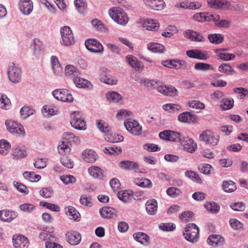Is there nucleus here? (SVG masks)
<instances>
[{
    "label": "nucleus",
    "mask_w": 248,
    "mask_h": 248,
    "mask_svg": "<svg viewBox=\"0 0 248 248\" xmlns=\"http://www.w3.org/2000/svg\"><path fill=\"white\" fill-rule=\"evenodd\" d=\"M108 14L111 18L120 25L124 26L129 21L127 14L121 8L112 7L109 10Z\"/></svg>",
    "instance_id": "f257e3e1"
},
{
    "label": "nucleus",
    "mask_w": 248,
    "mask_h": 248,
    "mask_svg": "<svg viewBox=\"0 0 248 248\" xmlns=\"http://www.w3.org/2000/svg\"><path fill=\"white\" fill-rule=\"evenodd\" d=\"M220 137L210 130L203 131L199 136V140L206 144L216 146L218 144Z\"/></svg>",
    "instance_id": "f03ea898"
},
{
    "label": "nucleus",
    "mask_w": 248,
    "mask_h": 248,
    "mask_svg": "<svg viewBox=\"0 0 248 248\" xmlns=\"http://www.w3.org/2000/svg\"><path fill=\"white\" fill-rule=\"evenodd\" d=\"M183 235L187 241L195 243L199 238V229L195 224L189 223L185 227Z\"/></svg>",
    "instance_id": "7ed1b4c3"
},
{
    "label": "nucleus",
    "mask_w": 248,
    "mask_h": 248,
    "mask_svg": "<svg viewBox=\"0 0 248 248\" xmlns=\"http://www.w3.org/2000/svg\"><path fill=\"white\" fill-rule=\"evenodd\" d=\"M70 117V124L72 127L78 130L86 129V122L82 117L80 112H73L71 114Z\"/></svg>",
    "instance_id": "20e7f679"
},
{
    "label": "nucleus",
    "mask_w": 248,
    "mask_h": 248,
    "mask_svg": "<svg viewBox=\"0 0 248 248\" xmlns=\"http://www.w3.org/2000/svg\"><path fill=\"white\" fill-rule=\"evenodd\" d=\"M52 95L58 100L65 102H71L74 98L71 93L65 89H56L52 92Z\"/></svg>",
    "instance_id": "39448f33"
},
{
    "label": "nucleus",
    "mask_w": 248,
    "mask_h": 248,
    "mask_svg": "<svg viewBox=\"0 0 248 248\" xmlns=\"http://www.w3.org/2000/svg\"><path fill=\"white\" fill-rule=\"evenodd\" d=\"M124 126L127 130L131 134L138 136L141 134L142 126L136 120L127 119L124 123Z\"/></svg>",
    "instance_id": "423d86ee"
},
{
    "label": "nucleus",
    "mask_w": 248,
    "mask_h": 248,
    "mask_svg": "<svg viewBox=\"0 0 248 248\" xmlns=\"http://www.w3.org/2000/svg\"><path fill=\"white\" fill-rule=\"evenodd\" d=\"M5 124L7 130L11 133L18 136H24L25 135L23 126L18 123L11 120H7L5 122Z\"/></svg>",
    "instance_id": "0eeeda50"
},
{
    "label": "nucleus",
    "mask_w": 248,
    "mask_h": 248,
    "mask_svg": "<svg viewBox=\"0 0 248 248\" xmlns=\"http://www.w3.org/2000/svg\"><path fill=\"white\" fill-rule=\"evenodd\" d=\"M61 34L62 39V43L66 46L74 44L75 38L72 30L68 26H65L61 29Z\"/></svg>",
    "instance_id": "6e6552de"
},
{
    "label": "nucleus",
    "mask_w": 248,
    "mask_h": 248,
    "mask_svg": "<svg viewBox=\"0 0 248 248\" xmlns=\"http://www.w3.org/2000/svg\"><path fill=\"white\" fill-rule=\"evenodd\" d=\"M85 45L88 50L94 53H100L103 51L102 44L95 39H89L85 41Z\"/></svg>",
    "instance_id": "1a4fd4ad"
},
{
    "label": "nucleus",
    "mask_w": 248,
    "mask_h": 248,
    "mask_svg": "<svg viewBox=\"0 0 248 248\" xmlns=\"http://www.w3.org/2000/svg\"><path fill=\"white\" fill-rule=\"evenodd\" d=\"M160 139L167 141L176 142L180 141V134L171 130H165L159 134Z\"/></svg>",
    "instance_id": "9d476101"
},
{
    "label": "nucleus",
    "mask_w": 248,
    "mask_h": 248,
    "mask_svg": "<svg viewBox=\"0 0 248 248\" xmlns=\"http://www.w3.org/2000/svg\"><path fill=\"white\" fill-rule=\"evenodd\" d=\"M180 142L182 149L188 153H193L197 148V143L193 140L188 137L180 139Z\"/></svg>",
    "instance_id": "9b49d317"
},
{
    "label": "nucleus",
    "mask_w": 248,
    "mask_h": 248,
    "mask_svg": "<svg viewBox=\"0 0 248 248\" xmlns=\"http://www.w3.org/2000/svg\"><path fill=\"white\" fill-rule=\"evenodd\" d=\"M9 79L14 83L19 82L21 79V71L15 64L10 66L8 70Z\"/></svg>",
    "instance_id": "f8f14e48"
},
{
    "label": "nucleus",
    "mask_w": 248,
    "mask_h": 248,
    "mask_svg": "<svg viewBox=\"0 0 248 248\" xmlns=\"http://www.w3.org/2000/svg\"><path fill=\"white\" fill-rule=\"evenodd\" d=\"M12 239L15 248H28L29 246L28 238L24 235H14Z\"/></svg>",
    "instance_id": "ddd939ff"
},
{
    "label": "nucleus",
    "mask_w": 248,
    "mask_h": 248,
    "mask_svg": "<svg viewBox=\"0 0 248 248\" xmlns=\"http://www.w3.org/2000/svg\"><path fill=\"white\" fill-rule=\"evenodd\" d=\"M162 64L165 67L175 69H185L186 66L185 61L180 60H166L162 62Z\"/></svg>",
    "instance_id": "4468645a"
},
{
    "label": "nucleus",
    "mask_w": 248,
    "mask_h": 248,
    "mask_svg": "<svg viewBox=\"0 0 248 248\" xmlns=\"http://www.w3.org/2000/svg\"><path fill=\"white\" fill-rule=\"evenodd\" d=\"M20 11L25 15H29L33 10V2L31 0H20L18 3Z\"/></svg>",
    "instance_id": "2eb2a0df"
},
{
    "label": "nucleus",
    "mask_w": 248,
    "mask_h": 248,
    "mask_svg": "<svg viewBox=\"0 0 248 248\" xmlns=\"http://www.w3.org/2000/svg\"><path fill=\"white\" fill-rule=\"evenodd\" d=\"M184 36L193 41L203 42L205 40V38L201 33L198 32L192 31L191 30H187L184 32Z\"/></svg>",
    "instance_id": "dca6fc26"
},
{
    "label": "nucleus",
    "mask_w": 248,
    "mask_h": 248,
    "mask_svg": "<svg viewBox=\"0 0 248 248\" xmlns=\"http://www.w3.org/2000/svg\"><path fill=\"white\" fill-rule=\"evenodd\" d=\"M144 1L147 7L157 11L163 10L166 5L163 0H144Z\"/></svg>",
    "instance_id": "f3484780"
},
{
    "label": "nucleus",
    "mask_w": 248,
    "mask_h": 248,
    "mask_svg": "<svg viewBox=\"0 0 248 248\" xmlns=\"http://www.w3.org/2000/svg\"><path fill=\"white\" fill-rule=\"evenodd\" d=\"M208 5L215 9H228L230 3L225 0H207Z\"/></svg>",
    "instance_id": "a211bd4d"
},
{
    "label": "nucleus",
    "mask_w": 248,
    "mask_h": 248,
    "mask_svg": "<svg viewBox=\"0 0 248 248\" xmlns=\"http://www.w3.org/2000/svg\"><path fill=\"white\" fill-rule=\"evenodd\" d=\"M66 236L67 242L72 245H77L81 240V236L77 232H68Z\"/></svg>",
    "instance_id": "6ab92c4d"
},
{
    "label": "nucleus",
    "mask_w": 248,
    "mask_h": 248,
    "mask_svg": "<svg viewBox=\"0 0 248 248\" xmlns=\"http://www.w3.org/2000/svg\"><path fill=\"white\" fill-rule=\"evenodd\" d=\"M157 91L164 95L170 96H174L177 95V90L174 87H167L164 85H159L157 87Z\"/></svg>",
    "instance_id": "aec40b11"
},
{
    "label": "nucleus",
    "mask_w": 248,
    "mask_h": 248,
    "mask_svg": "<svg viewBox=\"0 0 248 248\" xmlns=\"http://www.w3.org/2000/svg\"><path fill=\"white\" fill-rule=\"evenodd\" d=\"M89 174L95 179L102 180L104 177L103 170L100 167L92 166L88 169Z\"/></svg>",
    "instance_id": "412c9836"
},
{
    "label": "nucleus",
    "mask_w": 248,
    "mask_h": 248,
    "mask_svg": "<svg viewBox=\"0 0 248 248\" xmlns=\"http://www.w3.org/2000/svg\"><path fill=\"white\" fill-rule=\"evenodd\" d=\"M134 239L139 243L148 245L150 243V238L148 235L143 232H137L133 234Z\"/></svg>",
    "instance_id": "4be33fe9"
},
{
    "label": "nucleus",
    "mask_w": 248,
    "mask_h": 248,
    "mask_svg": "<svg viewBox=\"0 0 248 248\" xmlns=\"http://www.w3.org/2000/svg\"><path fill=\"white\" fill-rule=\"evenodd\" d=\"M207 242L210 245L220 246L224 244V239L220 235L213 234L208 237Z\"/></svg>",
    "instance_id": "5701e85b"
},
{
    "label": "nucleus",
    "mask_w": 248,
    "mask_h": 248,
    "mask_svg": "<svg viewBox=\"0 0 248 248\" xmlns=\"http://www.w3.org/2000/svg\"><path fill=\"white\" fill-rule=\"evenodd\" d=\"M17 217V213L13 211L3 210L0 211V219L6 222H11Z\"/></svg>",
    "instance_id": "b1692460"
},
{
    "label": "nucleus",
    "mask_w": 248,
    "mask_h": 248,
    "mask_svg": "<svg viewBox=\"0 0 248 248\" xmlns=\"http://www.w3.org/2000/svg\"><path fill=\"white\" fill-rule=\"evenodd\" d=\"M175 6L176 7L193 10L199 9L202 6V4L200 2L198 1L191 2L186 1L180 3H177Z\"/></svg>",
    "instance_id": "393cba45"
},
{
    "label": "nucleus",
    "mask_w": 248,
    "mask_h": 248,
    "mask_svg": "<svg viewBox=\"0 0 248 248\" xmlns=\"http://www.w3.org/2000/svg\"><path fill=\"white\" fill-rule=\"evenodd\" d=\"M120 167L125 170H134L136 172L139 170L138 164L130 161H122L119 163Z\"/></svg>",
    "instance_id": "a878e982"
},
{
    "label": "nucleus",
    "mask_w": 248,
    "mask_h": 248,
    "mask_svg": "<svg viewBox=\"0 0 248 248\" xmlns=\"http://www.w3.org/2000/svg\"><path fill=\"white\" fill-rule=\"evenodd\" d=\"M99 213L101 216L104 218H111L116 216L115 209L110 207L102 208L100 209Z\"/></svg>",
    "instance_id": "bb28decb"
},
{
    "label": "nucleus",
    "mask_w": 248,
    "mask_h": 248,
    "mask_svg": "<svg viewBox=\"0 0 248 248\" xmlns=\"http://www.w3.org/2000/svg\"><path fill=\"white\" fill-rule=\"evenodd\" d=\"M143 26L149 31H157L159 27V23L156 20L147 19L143 23Z\"/></svg>",
    "instance_id": "cd10ccee"
},
{
    "label": "nucleus",
    "mask_w": 248,
    "mask_h": 248,
    "mask_svg": "<svg viewBox=\"0 0 248 248\" xmlns=\"http://www.w3.org/2000/svg\"><path fill=\"white\" fill-rule=\"evenodd\" d=\"M215 52L218 57L224 61L232 60L235 57L234 54L227 53L225 52V49H217L215 50Z\"/></svg>",
    "instance_id": "c85d7f7f"
},
{
    "label": "nucleus",
    "mask_w": 248,
    "mask_h": 248,
    "mask_svg": "<svg viewBox=\"0 0 248 248\" xmlns=\"http://www.w3.org/2000/svg\"><path fill=\"white\" fill-rule=\"evenodd\" d=\"M213 17L211 21L215 22L216 26L221 28H228L229 27L231 22L229 20L225 19H219L218 15L213 14Z\"/></svg>",
    "instance_id": "c756f323"
},
{
    "label": "nucleus",
    "mask_w": 248,
    "mask_h": 248,
    "mask_svg": "<svg viewBox=\"0 0 248 248\" xmlns=\"http://www.w3.org/2000/svg\"><path fill=\"white\" fill-rule=\"evenodd\" d=\"M146 210L149 215H155L157 210L156 201L155 199L148 200L146 203Z\"/></svg>",
    "instance_id": "7c9ffc66"
},
{
    "label": "nucleus",
    "mask_w": 248,
    "mask_h": 248,
    "mask_svg": "<svg viewBox=\"0 0 248 248\" xmlns=\"http://www.w3.org/2000/svg\"><path fill=\"white\" fill-rule=\"evenodd\" d=\"M195 119L196 118L195 116L187 111L183 112L178 116V121L181 123H190L191 122H193L195 121Z\"/></svg>",
    "instance_id": "2f4dec72"
},
{
    "label": "nucleus",
    "mask_w": 248,
    "mask_h": 248,
    "mask_svg": "<svg viewBox=\"0 0 248 248\" xmlns=\"http://www.w3.org/2000/svg\"><path fill=\"white\" fill-rule=\"evenodd\" d=\"M213 14L206 13H198L195 14L193 17L195 20L199 22L211 21Z\"/></svg>",
    "instance_id": "473e14b6"
},
{
    "label": "nucleus",
    "mask_w": 248,
    "mask_h": 248,
    "mask_svg": "<svg viewBox=\"0 0 248 248\" xmlns=\"http://www.w3.org/2000/svg\"><path fill=\"white\" fill-rule=\"evenodd\" d=\"M148 49L154 53H162L164 52L165 48L159 43H150L147 45Z\"/></svg>",
    "instance_id": "72a5a7b5"
},
{
    "label": "nucleus",
    "mask_w": 248,
    "mask_h": 248,
    "mask_svg": "<svg viewBox=\"0 0 248 248\" xmlns=\"http://www.w3.org/2000/svg\"><path fill=\"white\" fill-rule=\"evenodd\" d=\"M73 80L76 86L78 88H90V85H91L88 80L84 78H81L78 76L73 77Z\"/></svg>",
    "instance_id": "f704fd0d"
},
{
    "label": "nucleus",
    "mask_w": 248,
    "mask_h": 248,
    "mask_svg": "<svg viewBox=\"0 0 248 248\" xmlns=\"http://www.w3.org/2000/svg\"><path fill=\"white\" fill-rule=\"evenodd\" d=\"M84 160L88 162L93 163L96 160L95 153L92 150H85L82 153Z\"/></svg>",
    "instance_id": "c9c22d12"
},
{
    "label": "nucleus",
    "mask_w": 248,
    "mask_h": 248,
    "mask_svg": "<svg viewBox=\"0 0 248 248\" xmlns=\"http://www.w3.org/2000/svg\"><path fill=\"white\" fill-rule=\"evenodd\" d=\"M134 182L136 185L143 188H151L153 186L151 180L147 178H137L134 179Z\"/></svg>",
    "instance_id": "e433bc0d"
},
{
    "label": "nucleus",
    "mask_w": 248,
    "mask_h": 248,
    "mask_svg": "<svg viewBox=\"0 0 248 248\" xmlns=\"http://www.w3.org/2000/svg\"><path fill=\"white\" fill-rule=\"evenodd\" d=\"M105 139L108 142H118L122 141L124 140V137L116 133H107L105 135Z\"/></svg>",
    "instance_id": "4c0bfd02"
},
{
    "label": "nucleus",
    "mask_w": 248,
    "mask_h": 248,
    "mask_svg": "<svg viewBox=\"0 0 248 248\" xmlns=\"http://www.w3.org/2000/svg\"><path fill=\"white\" fill-rule=\"evenodd\" d=\"M222 188L225 192L231 193L234 191L236 189L237 187L234 182L229 180L223 182Z\"/></svg>",
    "instance_id": "58836bf2"
},
{
    "label": "nucleus",
    "mask_w": 248,
    "mask_h": 248,
    "mask_svg": "<svg viewBox=\"0 0 248 248\" xmlns=\"http://www.w3.org/2000/svg\"><path fill=\"white\" fill-rule=\"evenodd\" d=\"M51 64L54 73L59 75L62 72V68L58 58L56 56H52L51 58Z\"/></svg>",
    "instance_id": "ea45409f"
},
{
    "label": "nucleus",
    "mask_w": 248,
    "mask_h": 248,
    "mask_svg": "<svg viewBox=\"0 0 248 248\" xmlns=\"http://www.w3.org/2000/svg\"><path fill=\"white\" fill-rule=\"evenodd\" d=\"M126 59L129 64L133 68L139 69L141 67V62H139L135 56L131 55H128L126 56Z\"/></svg>",
    "instance_id": "a19ab883"
},
{
    "label": "nucleus",
    "mask_w": 248,
    "mask_h": 248,
    "mask_svg": "<svg viewBox=\"0 0 248 248\" xmlns=\"http://www.w3.org/2000/svg\"><path fill=\"white\" fill-rule=\"evenodd\" d=\"M208 39L211 43L218 45L223 42L224 36L221 34H210L208 35Z\"/></svg>",
    "instance_id": "79ce46f5"
},
{
    "label": "nucleus",
    "mask_w": 248,
    "mask_h": 248,
    "mask_svg": "<svg viewBox=\"0 0 248 248\" xmlns=\"http://www.w3.org/2000/svg\"><path fill=\"white\" fill-rule=\"evenodd\" d=\"M234 101L232 98H223L221 101L220 107L222 110H229L232 108Z\"/></svg>",
    "instance_id": "37998d69"
},
{
    "label": "nucleus",
    "mask_w": 248,
    "mask_h": 248,
    "mask_svg": "<svg viewBox=\"0 0 248 248\" xmlns=\"http://www.w3.org/2000/svg\"><path fill=\"white\" fill-rule=\"evenodd\" d=\"M65 74L73 79V77L79 76V72L77 68L73 65H67L65 68Z\"/></svg>",
    "instance_id": "c03bdc74"
},
{
    "label": "nucleus",
    "mask_w": 248,
    "mask_h": 248,
    "mask_svg": "<svg viewBox=\"0 0 248 248\" xmlns=\"http://www.w3.org/2000/svg\"><path fill=\"white\" fill-rule=\"evenodd\" d=\"M11 149L10 143L4 140H0V154L6 155Z\"/></svg>",
    "instance_id": "a18cd8bd"
},
{
    "label": "nucleus",
    "mask_w": 248,
    "mask_h": 248,
    "mask_svg": "<svg viewBox=\"0 0 248 248\" xmlns=\"http://www.w3.org/2000/svg\"><path fill=\"white\" fill-rule=\"evenodd\" d=\"M185 174L186 177L192 181H196L198 183H202V180L196 172L192 170H186Z\"/></svg>",
    "instance_id": "49530a36"
},
{
    "label": "nucleus",
    "mask_w": 248,
    "mask_h": 248,
    "mask_svg": "<svg viewBox=\"0 0 248 248\" xmlns=\"http://www.w3.org/2000/svg\"><path fill=\"white\" fill-rule=\"evenodd\" d=\"M204 207L207 211L215 214L218 213L220 209L219 205L215 202H207Z\"/></svg>",
    "instance_id": "de8ad7c7"
},
{
    "label": "nucleus",
    "mask_w": 248,
    "mask_h": 248,
    "mask_svg": "<svg viewBox=\"0 0 248 248\" xmlns=\"http://www.w3.org/2000/svg\"><path fill=\"white\" fill-rule=\"evenodd\" d=\"M23 176L27 180L31 182H37L41 178L39 174H35L34 172L26 171L23 173Z\"/></svg>",
    "instance_id": "09e8293b"
},
{
    "label": "nucleus",
    "mask_w": 248,
    "mask_h": 248,
    "mask_svg": "<svg viewBox=\"0 0 248 248\" xmlns=\"http://www.w3.org/2000/svg\"><path fill=\"white\" fill-rule=\"evenodd\" d=\"M143 85L148 89L156 88L159 86L160 82L157 80H149L148 79H144L142 81Z\"/></svg>",
    "instance_id": "8fccbe9b"
},
{
    "label": "nucleus",
    "mask_w": 248,
    "mask_h": 248,
    "mask_svg": "<svg viewBox=\"0 0 248 248\" xmlns=\"http://www.w3.org/2000/svg\"><path fill=\"white\" fill-rule=\"evenodd\" d=\"M80 203L83 205L91 207L92 200L91 197L87 194H83L81 196L79 201Z\"/></svg>",
    "instance_id": "3c124183"
},
{
    "label": "nucleus",
    "mask_w": 248,
    "mask_h": 248,
    "mask_svg": "<svg viewBox=\"0 0 248 248\" xmlns=\"http://www.w3.org/2000/svg\"><path fill=\"white\" fill-rule=\"evenodd\" d=\"M163 108L165 111L173 112L180 110L181 108V106L179 104L169 103L164 105L163 106Z\"/></svg>",
    "instance_id": "603ef678"
},
{
    "label": "nucleus",
    "mask_w": 248,
    "mask_h": 248,
    "mask_svg": "<svg viewBox=\"0 0 248 248\" xmlns=\"http://www.w3.org/2000/svg\"><path fill=\"white\" fill-rule=\"evenodd\" d=\"M74 3L79 13H83L87 7L86 0H75Z\"/></svg>",
    "instance_id": "864d4df0"
},
{
    "label": "nucleus",
    "mask_w": 248,
    "mask_h": 248,
    "mask_svg": "<svg viewBox=\"0 0 248 248\" xmlns=\"http://www.w3.org/2000/svg\"><path fill=\"white\" fill-rule=\"evenodd\" d=\"M107 98L108 101L116 103L122 99V96L117 92H112L107 94Z\"/></svg>",
    "instance_id": "5fc2aeb1"
},
{
    "label": "nucleus",
    "mask_w": 248,
    "mask_h": 248,
    "mask_svg": "<svg viewBox=\"0 0 248 248\" xmlns=\"http://www.w3.org/2000/svg\"><path fill=\"white\" fill-rule=\"evenodd\" d=\"M218 71L227 75H231L234 70L229 64L223 63L218 67Z\"/></svg>",
    "instance_id": "6e6d98bb"
},
{
    "label": "nucleus",
    "mask_w": 248,
    "mask_h": 248,
    "mask_svg": "<svg viewBox=\"0 0 248 248\" xmlns=\"http://www.w3.org/2000/svg\"><path fill=\"white\" fill-rule=\"evenodd\" d=\"M10 106V101L9 99L4 94H2L0 97V108L7 109Z\"/></svg>",
    "instance_id": "4d7b16f0"
},
{
    "label": "nucleus",
    "mask_w": 248,
    "mask_h": 248,
    "mask_svg": "<svg viewBox=\"0 0 248 248\" xmlns=\"http://www.w3.org/2000/svg\"><path fill=\"white\" fill-rule=\"evenodd\" d=\"M194 68L197 70L200 71H207L214 69L211 65L203 62L196 63L194 65Z\"/></svg>",
    "instance_id": "13d9d810"
},
{
    "label": "nucleus",
    "mask_w": 248,
    "mask_h": 248,
    "mask_svg": "<svg viewBox=\"0 0 248 248\" xmlns=\"http://www.w3.org/2000/svg\"><path fill=\"white\" fill-rule=\"evenodd\" d=\"M34 110L31 109L28 106H24L20 109L21 115L23 119H25L27 117L32 115Z\"/></svg>",
    "instance_id": "bf43d9fd"
},
{
    "label": "nucleus",
    "mask_w": 248,
    "mask_h": 248,
    "mask_svg": "<svg viewBox=\"0 0 248 248\" xmlns=\"http://www.w3.org/2000/svg\"><path fill=\"white\" fill-rule=\"evenodd\" d=\"M167 194L172 198H176L182 193L181 190L175 187H171L169 188L167 191Z\"/></svg>",
    "instance_id": "052dcab7"
},
{
    "label": "nucleus",
    "mask_w": 248,
    "mask_h": 248,
    "mask_svg": "<svg viewBox=\"0 0 248 248\" xmlns=\"http://www.w3.org/2000/svg\"><path fill=\"white\" fill-rule=\"evenodd\" d=\"M59 153L62 155H65L70 152V148L67 143H65L64 141H62V143L58 146Z\"/></svg>",
    "instance_id": "680f3d73"
},
{
    "label": "nucleus",
    "mask_w": 248,
    "mask_h": 248,
    "mask_svg": "<svg viewBox=\"0 0 248 248\" xmlns=\"http://www.w3.org/2000/svg\"><path fill=\"white\" fill-rule=\"evenodd\" d=\"M118 198L123 202H127L132 197L131 193L128 190H125L122 192H118Z\"/></svg>",
    "instance_id": "e2e57ef3"
},
{
    "label": "nucleus",
    "mask_w": 248,
    "mask_h": 248,
    "mask_svg": "<svg viewBox=\"0 0 248 248\" xmlns=\"http://www.w3.org/2000/svg\"><path fill=\"white\" fill-rule=\"evenodd\" d=\"M13 155L15 158L18 159L26 156L27 153L25 150L20 148H16L13 150Z\"/></svg>",
    "instance_id": "0e129e2a"
},
{
    "label": "nucleus",
    "mask_w": 248,
    "mask_h": 248,
    "mask_svg": "<svg viewBox=\"0 0 248 248\" xmlns=\"http://www.w3.org/2000/svg\"><path fill=\"white\" fill-rule=\"evenodd\" d=\"M233 91L238 94V98L240 99L244 98L248 94V90L243 87L234 88Z\"/></svg>",
    "instance_id": "69168bd1"
},
{
    "label": "nucleus",
    "mask_w": 248,
    "mask_h": 248,
    "mask_svg": "<svg viewBox=\"0 0 248 248\" xmlns=\"http://www.w3.org/2000/svg\"><path fill=\"white\" fill-rule=\"evenodd\" d=\"M60 179L65 185L74 184L76 182V178L72 175H63L60 177Z\"/></svg>",
    "instance_id": "338daca9"
},
{
    "label": "nucleus",
    "mask_w": 248,
    "mask_h": 248,
    "mask_svg": "<svg viewBox=\"0 0 248 248\" xmlns=\"http://www.w3.org/2000/svg\"><path fill=\"white\" fill-rule=\"evenodd\" d=\"M96 124L99 129L104 133L108 132L110 130V127L108 124L102 120H99L97 122Z\"/></svg>",
    "instance_id": "774afa93"
}]
</instances>
